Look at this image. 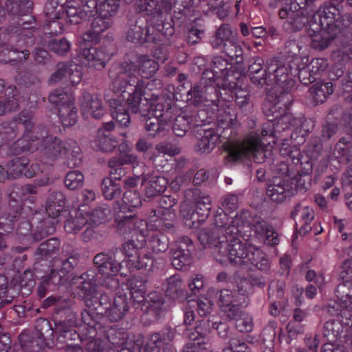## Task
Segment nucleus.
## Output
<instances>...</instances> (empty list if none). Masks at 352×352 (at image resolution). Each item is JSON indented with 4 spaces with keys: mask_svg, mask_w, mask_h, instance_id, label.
Returning <instances> with one entry per match:
<instances>
[{
    "mask_svg": "<svg viewBox=\"0 0 352 352\" xmlns=\"http://www.w3.org/2000/svg\"><path fill=\"white\" fill-rule=\"evenodd\" d=\"M239 230L235 226L226 228H204L198 231L197 239L204 248H214V258L220 263L227 262L231 243H234Z\"/></svg>",
    "mask_w": 352,
    "mask_h": 352,
    "instance_id": "obj_1",
    "label": "nucleus"
},
{
    "mask_svg": "<svg viewBox=\"0 0 352 352\" xmlns=\"http://www.w3.org/2000/svg\"><path fill=\"white\" fill-rule=\"evenodd\" d=\"M227 261L241 267L251 265L263 272H267L270 268L268 258L263 251L253 245L243 244L237 237L234 243H231Z\"/></svg>",
    "mask_w": 352,
    "mask_h": 352,
    "instance_id": "obj_2",
    "label": "nucleus"
},
{
    "mask_svg": "<svg viewBox=\"0 0 352 352\" xmlns=\"http://www.w3.org/2000/svg\"><path fill=\"white\" fill-rule=\"evenodd\" d=\"M228 157L232 162L252 158L258 164L265 162L268 151L265 148L263 138L251 135L242 142L231 144L226 146Z\"/></svg>",
    "mask_w": 352,
    "mask_h": 352,
    "instance_id": "obj_3",
    "label": "nucleus"
},
{
    "mask_svg": "<svg viewBox=\"0 0 352 352\" xmlns=\"http://www.w3.org/2000/svg\"><path fill=\"white\" fill-rule=\"evenodd\" d=\"M318 15L320 27L338 34L352 23V15L350 13H343L338 4L331 2H325L322 5L318 11Z\"/></svg>",
    "mask_w": 352,
    "mask_h": 352,
    "instance_id": "obj_4",
    "label": "nucleus"
},
{
    "mask_svg": "<svg viewBox=\"0 0 352 352\" xmlns=\"http://www.w3.org/2000/svg\"><path fill=\"white\" fill-rule=\"evenodd\" d=\"M123 254L117 247H113L107 252L97 254L93 263L98 272L103 276H114L120 272Z\"/></svg>",
    "mask_w": 352,
    "mask_h": 352,
    "instance_id": "obj_5",
    "label": "nucleus"
},
{
    "mask_svg": "<svg viewBox=\"0 0 352 352\" xmlns=\"http://www.w3.org/2000/svg\"><path fill=\"white\" fill-rule=\"evenodd\" d=\"M117 79L113 82V90L124 93L128 87H138L144 85V79L140 78L138 69L134 60L124 61L119 65Z\"/></svg>",
    "mask_w": 352,
    "mask_h": 352,
    "instance_id": "obj_6",
    "label": "nucleus"
},
{
    "mask_svg": "<svg viewBox=\"0 0 352 352\" xmlns=\"http://www.w3.org/2000/svg\"><path fill=\"white\" fill-rule=\"evenodd\" d=\"M292 100L290 93L276 92L274 97L269 96L263 103V112L269 120H278L287 115Z\"/></svg>",
    "mask_w": 352,
    "mask_h": 352,
    "instance_id": "obj_7",
    "label": "nucleus"
},
{
    "mask_svg": "<svg viewBox=\"0 0 352 352\" xmlns=\"http://www.w3.org/2000/svg\"><path fill=\"white\" fill-rule=\"evenodd\" d=\"M126 39L134 44L143 45L145 43L158 44V36L153 34L151 25H148L141 18H138L129 24L126 33Z\"/></svg>",
    "mask_w": 352,
    "mask_h": 352,
    "instance_id": "obj_8",
    "label": "nucleus"
},
{
    "mask_svg": "<svg viewBox=\"0 0 352 352\" xmlns=\"http://www.w3.org/2000/svg\"><path fill=\"white\" fill-rule=\"evenodd\" d=\"M60 221V219L45 214H38L33 218V230L32 240L37 243L43 239L55 232L56 226Z\"/></svg>",
    "mask_w": 352,
    "mask_h": 352,
    "instance_id": "obj_9",
    "label": "nucleus"
},
{
    "mask_svg": "<svg viewBox=\"0 0 352 352\" xmlns=\"http://www.w3.org/2000/svg\"><path fill=\"white\" fill-rule=\"evenodd\" d=\"M197 142L195 151L199 154H208L215 148L219 140V135L214 129L207 128L206 125L197 126L193 130Z\"/></svg>",
    "mask_w": 352,
    "mask_h": 352,
    "instance_id": "obj_10",
    "label": "nucleus"
},
{
    "mask_svg": "<svg viewBox=\"0 0 352 352\" xmlns=\"http://www.w3.org/2000/svg\"><path fill=\"white\" fill-rule=\"evenodd\" d=\"M307 32L311 38L310 46L315 50L321 51L329 46L331 42L339 34L336 32H331L327 28L318 27L316 23H311L307 29Z\"/></svg>",
    "mask_w": 352,
    "mask_h": 352,
    "instance_id": "obj_11",
    "label": "nucleus"
},
{
    "mask_svg": "<svg viewBox=\"0 0 352 352\" xmlns=\"http://www.w3.org/2000/svg\"><path fill=\"white\" fill-rule=\"evenodd\" d=\"M188 101L190 104L199 106L204 102H214L218 100V90L215 85L194 84L187 92Z\"/></svg>",
    "mask_w": 352,
    "mask_h": 352,
    "instance_id": "obj_12",
    "label": "nucleus"
},
{
    "mask_svg": "<svg viewBox=\"0 0 352 352\" xmlns=\"http://www.w3.org/2000/svg\"><path fill=\"white\" fill-rule=\"evenodd\" d=\"M266 192L271 200L276 203H283L294 195L292 184L287 179L277 177L267 184Z\"/></svg>",
    "mask_w": 352,
    "mask_h": 352,
    "instance_id": "obj_13",
    "label": "nucleus"
},
{
    "mask_svg": "<svg viewBox=\"0 0 352 352\" xmlns=\"http://www.w3.org/2000/svg\"><path fill=\"white\" fill-rule=\"evenodd\" d=\"M141 85L138 87L134 88L133 91L129 94L126 100L124 99L122 95H118L122 98V104L125 108H127L132 113H140L143 117H146L150 113V109L152 107L149 105L148 101L144 98L141 92Z\"/></svg>",
    "mask_w": 352,
    "mask_h": 352,
    "instance_id": "obj_14",
    "label": "nucleus"
},
{
    "mask_svg": "<svg viewBox=\"0 0 352 352\" xmlns=\"http://www.w3.org/2000/svg\"><path fill=\"white\" fill-rule=\"evenodd\" d=\"M69 301H65L61 307H55L52 315V320L55 326V331L74 328L76 326V314L70 308Z\"/></svg>",
    "mask_w": 352,
    "mask_h": 352,
    "instance_id": "obj_15",
    "label": "nucleus"
},
{
    "mask_svg": "<svg viewBox=\"0 0 352 352\" xmlns=\"http://www.w3.org/2000/svg\"><path fill=\"white\" fill-rule=\"evenodd\" d=\"M162 289L164 291L166 296L173 300L183 302L190 298L183 279L179 274H174L166 278L162 284Z\"/></svg>",
    "mask_w": 352,
    "mask_h": 352,
    "instance_id": "obj_16",
    "label": "nucleus"
},
{
    "mask_svg": "<svg viewBox=\"0 0 352 352\" xmlns=\"http://www.w3.org/2000/svg\"><path fill=\"white\" fill-rule=\"evenodd\" d=\"M81 291L83 294V298L86 306L88 308L94 307L98 297L102 292L97 291V278L95 272L93 270H87L82 274Z\"/></svg>",
    "mask_w": 352,
    "mask_h": 352,
    "instance_id": "obj_17",
    "label": "nucleus"
},
{
    "mask_svg": "<svg viewBox=\"0 0 352 352\" xmlns=\"http://www.w3.org/2000/svg\"><path fill=\"white\" fill-rule=\"evenodd\" d=\"M81 291L83 294V298L86 306L88 308L94 307L98 297L102 292L97 291V278L95 272L93 270H87L82 274Z\"/></svg>",
    "mask_w": 352,
    "mask_h": 352,
    "instance_id": "obj_18",
    "label": "nucleus"
},
{
    "mask_svg": "<svg viewBox=\"0 0 352 352\" xmlns=\"http://www.w3.org/2000/svg\"><path fill=\"white\" fill-rule=\"evenodd\" d=\"M144 193L147 198H153L165 192L168 185L166 177L160 175H146L142 178Z\"/></svg>",
    "mask_w": 352,
    "mask_h": 352,
    "instance_id": "obj_19",
    "label": "nucleus"
},
{
    "mask_svg": "<svg viewBox=\"0 0 352 352\" xmlns=\"http://www.w3.org/2000/svg\"><path fill=\"white\" fill-rule=\"evenodd\" d=\"M79 56L85 59L84 63L89 67L96 70H102L106 65L108 55L102 49L81 47Z\"/></svg>",
    "mask_w": 352,
    "mask_h": 352,
    "instance_id": "obj_20",
    "label": "nucleus"
},
{
    "mask_svg": "<svg viewBox=\"0 0 352 352\" xmlns=\"http://www.w3.org/2000/svg\"><path fill=\"white\" fill-rule=\"evenodd\" d=\"M290 217L293 219H298L300 224V234H306L312 229L310 223L314 219V211L311 208L302 204H298L291 212Z\"/></svg>",
    "mask_w": 352,
    "mask_h": 352,
    "instance_id": "obj_21",
    "label": "nucleus"
},
{
    "mask_svg": "<svg viewBox=\"0 0 352 352\" xmlns=\"http://www.w3.org/2000/svg\"><path fill=\"white\" fill-rule=\"evenodd\" d=\"M35 17L34 16H30L28 21L19 19V21L16 24L9 25L6 28V31L8 34H17L21 37H26L28 38L27 44L31 46L34 43L33 32L35 30Z\"/></svg>",
    "mask_w": 352,
    "mask_h": 352,
    "instance_id": "obj_22",
    "label": "nucleus"
},
{
    "mask_svg": "<svg viewBox=\"0 0 352 352\" xmlns=\"http://www.w3.org/2000/svg\"><path fill=\"white\" fill-rule=\"evenodd\" d=\"M116 204L118 206L119 210L115 214V225L117 231L121 234H124L133 228L137 215L131 209L121 207L118 201Z\"/></svg>",
    "mask_w": 352,
    "mask_h": 352,
    "instance_id": "obj_23",
    "label": "nucleus"
},
{
    "mask_svg": "<svg viewBox=\"0 0 352 352\" xmlns=\"http://www.w3.org/2000/svg\"><path fill=\"white\" fill-rule=\"evenodd\" d=\"M255 232L263 237L264 242L274 246L279 243L278 234L274 228L260 217H254L252 222Z\"/></svg>",
    "mask_w": 352,
    "mask_h": 352,
    "instance_id": "obj_24",
    "label": "nucleus"
},
{
    "mask_svg": "<svg viewBox=\"0 0 352 352\" xmlns=\"http://www.w3.org/2000/svg\"><path fill=\"white\" fill-rule=\"evenodd\" d=\"M129 306L127 297L121 292H117L113 298V302L107 310L106 316L111 322H117L123 318L128 311Z\"/></svg>",
    "mask_w": 352,
    "mask_h": 352,
    "instance_id": "obj_25",
    "label": "nucleus"
},
{
    "mask_svg": "<svg viewBox=\"0 0 352 352\" xmlns=\"http://www.w3.org/2000/svg\"><path fill=\"white\" fill-rule=\"evenodd\" d=\"M81 109L83 115H91L95 119H100L104 114L101 100L89 93H85L82 95Z\"/></svg>",
    "mask_w": 352,
    "mask_h": 352,
    "instance_id": "obj_26",
    "label": "nucleus"
},
{
    "mask_svg": "<svg viewBox=\"0 0 352 352\" xmlns=\"http://www.w3.org/2000/svg\"><path fill=\"white\" fill-rule=\"evenodd\" d=\"M66 201V197L61 191L52 192L47 198L45 212L49 216L60 219L63 214L68 213L64 209Z\"/></svg>",
    "mask_w": 352,
    "mask_h": 352,
    "instance_id": "obj_27",
    "label": "nucleus"
},
{
    "mask_svg": "<svg viewBox=\"0 0 352 352\" xmlns=\"http://www.w3.org/2000/svg\"><path fill=\"white\" fill-rule=\"evenodd\" d=\"M122 104V98L118 95H115L109 100V104L111 111V116L120 124L121 126L127 127L131 123L129 114V110Z\"/></svg>",
    "mask_w": 352,
    "mask_h": 352,
    "instance_id": "obj_28",
    "label": "nucleus"
},
{
    "mask_svg": "<svg viewBox=\"0 0 352 352\" xmlns=\"http://www.w3.org/2000/svg\"><path fill=\"white\" fill-rule=\"evenodd\" d=\"M134 63L142 79L153 77L159 69L158 63L146 54H136Z\"/></svg>",
    "mask_w": 352,
    "mask_h": 352,
    "instance_id": "obj_29",
    "label": "nucleus"
},
{
    "mask_svg": "<svg viewBox=\"0 0 352 352\" xmlns=\"http://www.w3.org/2000/svg\"><path fill=\"white\" fill-rule=\"evenodd\" d=\"M117 138L111 133H104L103 129H98L96 138L91 142L94 149L108 153L112 152L118 146Z\"/></svg>",
    "mask_w": 352,
    "mask_h": 352,
    "instance_id": "obj_30",
    "label": "nucleus"
},
{
    "mask_svg": "<svg viewBox=\"0 0 352 352\" xmlns=\"http://www.w3.org/2000/svg\"><path fill=\"white\" fill-rule=\"evenodd\" d=\"M146 241L145 236L142 234H138L136 236H133L122 245V248H118L123 254V261L126 257L128 258L129 263L131 258H135L142 249L145 246Z\"/></svg>",
    "mask_w": 352,
    "mask_h": 352,
    "instance_id": "obj_31",
    "label": "nucleus"
},
{
    "mask_svg": "<svg viewBox=\"0 0 352 352\" xmlns=\"http://www.w3.org/2000/svg\"><path fill=\"white\" fill-rule=\"evenodd\" d=\"M5 8L9 15L23 16L32 14L34 2L32 0H7Z\"/></svg>",
    "mask_w": 352,
    "mask_h": 352,
    "instance_id": "obj_32",
    "label": "nucleus"
},
{
    "mask_svg": "<svg viewBox=\"0 0 352 352\" xmlns=\"http://www.w3.org/2000/svg\"><path fill=\"white\" fill-rule=\"evenodd\" d=\"M78 342H82L83 338L74 328L55 331L54 342L57 348L65 349Z\"/></svg>",
    "mask_w": 352,
    "mask_h": 352,
    "instance_id": "obj_33",
    "label": "nucleus"
},
{
    "mask_svg": "<svg viewBox=\"0 0 352 352\" xmlns=\"http://www.w3.org/2000/svg\"><path fill=\"white\" fill-rule=\"evenodd\" d=\"M149 105L152 107V116L164 122H170L173 118V108L171 104L166 101L164 97H160L159 100L155 102L148 101Z\"/></svg>",
    "mask_w": 352,
    "mask_h": 352,
    "instance_id": "obj_34",
    "label": "nucleus"
},
{
    "mask_svg": "<svg viewBox=\"0 0 352 352\" xmlns=\"http://www.w3.org/2000/svg\"><path fill=\"white\" fill-rule=\"evenodd\" d=\"M89 309H84L81 312V318L82 322L89 327L91 329L98 333L104 329V327L100 324V320L102 319V310L100 307L89 308Z\"/></svg>",
    "mask_w": 352,
    "mask_h": 352,
    "instance_id": "obj_35",
    "label": "nucleus"
},
{
    "mask_svg": "<svg viewBox=\"0 0 352 352\" xmlns=\"http://www.w3.org/2000/svg\"><path fill=\"white\" fill-rule=\"evenodd\" d=\"M66 145L67 143H63L59 138L50 136L43 143V155L50 160H56L64 151Z\"/></svg>",
    "mask_w": 352,
    "mask_h": 352,
    "instance_id": "obj_36",
    "label": "nucleus"
},
{
    "mask_svg": "<svg viewBox=\"0 0 352 352\" xmlns=\"http://www.w3.org/2000/svg\"><path fill=\"white\" fill-rule=\"evenodd\" d=\"M276 92L290 93L294 81L289 76L288 69L283 64L273 74Z\"/></svg>",
    "mask_w": 352,
    "mask_h": 352,
    "instance_id": "obj_37",
    "label": "nucleus"
},
{
    "mask_svg": "<svg viewBox=\"0 0 352 352\" xmlns=\"http://www.w3.org/2000/svg\"><path fill=\"white\" fill-rule=\"evenodd\" d=\"M19 340L24 352H38L47 344L34 332L21 333Z\"/></svg>",
    "mask_w": 352,
    "mask_h": 352,
    "instance_id": "obj_38",
    "label": "nucleus"
},
{
    "mask_svg": "<svg viewBox=\"0 0 352 352\" xmlns=\"http://www.w3.org/2000/svg\"><path fill=\"white\" fill-rule=\"evenodd\" d=\"M60 247V241L56 237L42 242L35 250L34 256L38 259L45 260L56 254Z\"/></svg>",
    "mask_w": 352,
    "mask_h": 352,
    "instance_id": "obj_39",
    "label": "nucleus"
},
{
    "mask_svg": "<svg viewBox=\"0 0 352 352\" xmlns=\"http://www.w3.org/2000/svg\"><path fill=\"white\" fill-rule=\"evenodd\" d=\"M195 208L201 222H204L208 218L211 210V199L208 195H201L198 189L193 192Z\"/></svg>",
    "mask_w": 352,
    "mask_h": 352,
    "instance_id": "obj_40",
    "label": "nucleus"
},
{
    "mask_svg": "<svg viewBox=\"0 0 352 352\" xmlns=\"http://www.w3.org/2000/svg\"><path fill=\"white\" fill-rule=\"evenodd\" d=\"M147 280L142 276H133L128 280V287L130 289L131 298L134 301L141 302L144 300L146 292Z\"/></svg>",
    "mask_w": 352,
    "mask_h": 352,
    "instance_id": "obj_41",
    "label": "nucleus"
},
{
    "mask_svg": "<svg viewBox=\"0 0 352 352\" xmlns=\"http://www.w3.org/2000/svg\"><path fill=\"white\" fill-rule=\"evenodd\" d=\"M64 152L66 154L65 164L67 167L74 168L81 164L82 155L80 148L76 142H67Z\"/></svg>",
    "mask_w": 352,
    "mask_h": 352,
    "instance_id": "obj_42",
    "label": "nucleus"
},
{
    "mask_svg": "<svg viewBox=\"0 0 352 352\" xmlns=\"http://www.w3.org/2000/svg\"><path fill=\"white\" fill-rule=\"evenodd\" d=\"M162 89V82L160 80L153 79L146 81L144 79V85L141 92L146 101L155 102L162 96L160 91Z\"/></svg>",
    "mask_w": 352,
    "mask_h": 352,
    "instance_id": "obj_43",
    "label": "nucleus"
},
{
    "mask_svg": "<svg viewBox=\"0 0 352 352\" xmlns=\"http://www.w3.org/2000/svg\"><path fill=\"white\" fill-rule=\"evenodd\" d=\"M108 18L99 14L98 16L94 18L91 21V30L86 32L83 36L85 41H91L96 38L100 33L109 29L111 25L110 21H106Z\"/></svg>",
    "mask_w": 352,
    "mask_h": 352,
    "instance_id": "obj_44",
    "label": "nucleus"
},
{
    "mask_svg": "<svg viewBox=\"0 0 352 352\" xmlns=\"http://www.w3.org/2000/svg\"><path fill=\"white\" fill-rule=\"evenodd\" d=\"M58 116L63 125L71 126L74 125L78 120V109L74 105V100L65 106L59 107Z\"/></svg>",
    "mask_w": 352,
    "mask_h": 352,
    "instance_id": "obj_45",
    "label": "nucleus"
},
{
    "mask_svg": "<svg viewBox=\"0 0 352 352\" xmlns=\"http://www.w3.org/2000/svg\"><path fill=\"white\" fill-rule=\"evenodd\" d=\"M34 333L45 343L49 340H55V327H52L50 321L45 318H40L36 320Z\"/></svg>",
    "mask_w": 352,
    "mask_h": 352,
    "instance_id": "obj_46",
    "label": "nucleus"
},
{
    "mask_svg": "<svg viewBox=\"0 0 352 352\" xmlns=\"http://www.w3.org/2000/svg\"><path fill=\"white\" fill-rule=\"evenodd\" d=\"M309 91L315 102L323 103L327 96L333 94V84L331 82L326 83L317 82L311 86L309 89Z\"/></svg>",
    "mask_w": 352,
    "mask_h": 352,
    "instance_id": "obj_47",
    "label": "nucleus"
},
{
    "mask_svg": "<svg viewBox=\"0 0 352 352\" xmlns=\"http://www.w3.org/2000/svg\"><path fill=\"white\" fill-rule=\"evenodd\" d=\"M218 49L231 59H235L237 63L241 62L243 59V48L234 38L231 41L225 42Z\"/></svg>",
    "mask_w": 352,
    "mask_h": 352,
    "instance_id": "obj_48",
    "label": "nucleus"
},
{
    "mask_svg": "<svg viewBox=\"0 0 352 352\" xmlns=\"http://www.w3.org/2000/svg\"><path fill=\"white\" fill-rule=\"evenodd\" d=\"M35 285L36 280L34 278V274L30 270H25L20 277L19 282L16 287L19 294L25 297L32 294Z\"/></svg>",
    "mask_w": 352,
    "mask_h": 352,
    "instance_id": "obj_49",
    "label": "nucleus"
},
{
    "mask_svg": "<svg viewBox=\"0 0 352 352\" xmlns=\"http://www.w3.org/2000/svg\"><path fill=\"white\" fill-rule=\"evenodd\" d=\"M29 164V160L24 157H15L9 161L7 164L10 179H16L21 177Z\"/></svg>",
    "mask_w": 352,
    "mask_h": 352,
    "instance_id": "obj_50",
    "label": "nucleus"
},
{
    "mask_svg": "<svg viewBox=\"0 0 352 352\" xmlns=\"http://www.w3.org/2000/svg\"><path fill=\"white\" fill-rule=\"evenodd\" d=\"M101 190L104 197L109 200L119 197L122 193L121 186L107 177L101 182Z\"/></svg>",
    "mask_w": 352,
    "mask_h": 352,
    "instance_id": "obj_51",
    "label": "nucleus"
},
{
    "mask_svg": "<svg viewBox=\"0 0 352 352\" xmlns=\"http://www.w3.org/2000/svg\"><path fill=\"white\" fill-rule=\"evenodd\" d=\"M48 102L59 110V107L65 106L72 101L73 98L70 94L63 89H54L48 95Z\"/></svg>",
    "mask_w": 352,
    "mask_h": 352,
    "instance_id": "obj_52",
    "label": "nucleus"
},
{
    "mask_svg": "<svg viewBox=\"0 0 352 352\" xmlns=\"http://www.w3.org/2000/svg\"><path fill=\"white\" fill-rule=\"evenodd\" d=\"M47 47L58 56H65L69 52L71 43L64 37L54 38L47 41Z\"/></svg>",
    "mask_w": 352,
    "mask_h": 352,
    "instance_id": "obj_53",
    "label": "nucleus"
},
{
    "mask_svg": "<svg viewBox=\"0 0 352 352\" xmlns=\"http://www.w3.org/2000/svg\"><path fill=\"white\" fill-rule=\"evenodd\" d=\"M152 32L153 34L158 36L160 41L159 43L164 42V38L168 39L169 37L172 36L175 34V28L171 22H163L156 23L151 25Z\"/></svg>",
    "mask_w": 352,
    "mask_h": 352,
    "instance_id": "obj_54",
    "label": "nucleus"
},
{
    "mask_svg": "<svg viewBox=\"0 0 352 352\" xmlns=\"http://www.w3.org/2000/svg\"><path fill=\"white\" fill-rule=\"evenodd\" d=\"M138 12L150 16L162 14V9L158 0H139L136 3Z\"/></svg>",
    "mask_w": 352,
    "mask_h": 352,
    "instance_id": "obj_55",
    "label": "nucleus"
},
{
    "mask_svg": "<svg viewBox=\"0 0 352 352\" xmlns=\"http://www.w3.org/2000/svg\"><path fill=\"white\" fill-rule=\"evenodd\" d=\"M148 247L155 254L165 252L169 248L168 239L162 233L154 234L148 239Z\"/></svg>",
    "mask_w": 352,
    "mask_h": 352,
    "instance_id": "obj_56",
    "label": "nucleus"
},
{
    "mask_svg": "<svg viewBox=\"0 0 352 352\" xmlns=\"http://www.w3.org/2000/svg\"><path fill=\"white\" fill-rule=\"evenodd\" d=\"M84 175L78 170H70L65 176L64 184L71 190L82 188L84 184Z\"/></svg>",
    "mask_w": 352,
    "mask_h": 352,
    "instance_id": "obj_57",
    "label": "nucleus"
},
{
    "mask_svg": "<svg viewBox=\"0 0 352 352\" xmlns=\"http://www.w3.org/2000/svg\"><path fill=\"white\" fill-rule=\"evenodd\" d=\"M235 102L237 107L245 114L251 112L253 107L252 102L250 101V95L247 90L243 89H236L235 92Z\"/></svg>",
    "mask_w": 352,
    "mask_h": 352,
    "instance_id": "obj_58",
    "label": "nucleus"
},
{
    "mask_svg": "<svg viewBox=\"0 0 352 352\" xmlns=\"http://www.w3.org/2000/svg\"><path fill=\"white\" fill-rule=\"evenodd\" d=\"M65 0H48L45 4L44 12L47 19H60V12H64Z\"/></svg>",
    "mask_w": 352,
    "mask_h": 352,
    "instance_id": "obj_59",
    "label": "nucleus"
},
{
    "mask_svg": "<svg viewBox=\"0 0 352 352\" xmlns=\"http://www.w3.org/2000/svg\"><path fill=\"white\" fill-rule=\"evenodd\" d=\"M194 249L192 241L187 236H179L170 247V251L191 254Z\"/></svg>",
    "mask_w": 352,
    "mask_h": 352,
    "instance_id": "obj_60",
    "label": "nucleus"
},
{
    "mask_svg": "<svg viewBox=\"0 0 352 352\" xmlns=\"http://www.w3.org/2000/svg\"><path fill=\"white\" fill-rule=\"evenodd\" d=\"M64 12L66 14V22L71 25H78L88 20L80 9L72 5H67Z\"/></svg>",
    "mask_w": 352,
    "mask_h": 352,
    "instance_id": "obj_61",
    "label": "nucleus"
},
{
    "mask_svg": "<svg viewBox=\"0 0 352 352\" xmlns=\"http://www.w3.org/2000/svg\"><path fill=\"white\" fill-rule=\"evenodd\" d=\"M234 38L231 29L226 25H221L216 31L214 38L211 41L213 48H219L221 45Z\"/></svg>",
    "mask_w": 352,
    "mask_h": 352,
    "instance_id": "obj_62",
    "label": "nucleus"
},
{
    "mask_svg": "<svg viewBox=\"0 0 352 352\" xmlns=\"http://www.w3.org/2000/svg\"><path fill=\"white\" fill-rule=\"evenodd\" d=\"M88 221L82 214H77L76 217L71 216L65 223V230L67 233L76 234L79 232Z\"/></svg>",
    "mask_w": 352,
    "mask_h": 352,
    "instance_id": "obj_63",
    "label": "nucleus"
},
{
    "mask_svg": "<svg viewBox=\"0 0 352 352\" xmlns=\"http://www.w3.org/2000/svg\"><path fill=\"white\" fill-rule=\"evenodd\" d=\"M192 122V118L187 116H178L174 120L172 129L175 135L183 137L190 129V124Z\"/></svg>",
    "mask_w": 352,
    "mask_h": 352,
    "instance_id": "obj_64",
    "label": "nucleus"
}]
</instances>
